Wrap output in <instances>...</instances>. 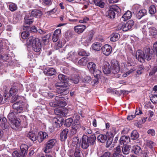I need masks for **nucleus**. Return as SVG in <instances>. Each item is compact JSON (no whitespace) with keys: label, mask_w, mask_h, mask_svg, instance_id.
Listing matches in <instances>:
<instances>
[{"label":"nucleus","mask_w":157,"mask_h":157,"mask_svg":"<svg viewBox=\"0 0 157 157\" xmlns=\"http://www.w3.org/2000/svg\"><path fill=\"white\" fill-rule=\"evenodd\" d=\"M27 46H32L33 50L36 52H39L41 48V44L40 40L37 38H34L30 36L26 40Z\"/></svg>","instance_id":"f257e3e1"},{"label":"nucleus","mask_w":157,"mask_h":157,"mask_svg":"<svg viewBox=\"0 0 157 157\" xmlns=\"http://www.w3.org/2000/svg\"><path fill=\"white\" fill-rule=\"evenodd\" d=\"M96 139V137L94 134H93L89 137L86 136H83L81 144L82 147L84 149H87L89 146L94 144Z\"/></svg>","instance_id":"f03ea898"},{"label":"nucleus","mask_w":157,"mask_h":157,"mask_svg":"<svg viewBox=\"0 0 157 157\" xmlns=\"http://www.w3.org/2000/svg\"><path fill=\"white\" fill-rule=\"evenodd\" d=\"M57 93L63 95H66L69 93L67 85L64 83H57L55 85Z\"/></svg>","instance_id":"7ed1b4c3"},{"label":"nucleus","mask_w":157,"mask_h":157,"mask_svg":"<svg viewBox=\"0 0 157 157\" xmlns=\"http://www.w3.org/2000/svg\"><path fill=\"white\" fill-rule=\"evenodd\" d=\"M120 11V9L117 6H111L109 7L106 13V17L110 19H113L115 17L116 12L119 13Z\"/></svg>","instance_id":"20e7f679"},{"label":"nucleus","mask_w":157,"mask_h":157,"mask_svg":"<svg viewBox=\"0 0 157 157\" xmlns=\"http://www.w3.org/2000/svg\"><path fill=\"white\" fill-rule=\"evenodd\" d=\"M56 142V140L55 139H52L48 140L46 144L45 147L44 148V151L46 153H48L51 149L55 144Z\"/></svg>","instance_id":"39448f33"},{"label":"nucleus","mask_w":157,"mask_h":157,"mask_svg":"<svg viewBox=\"0 0 157 157\" xmlns=\"http://www.w3.org/2000/svg\"><path fill=\"white\" fill-rule=\"evenodd\" d=\"M111 66L112 68V72L113 73L116 74L119 72L120 67L118 61L115 59H112L111 61Z\"/></svg>","instance_id":"423d86ee"},{"label":"nucleus","mask_w":157,"mask_h":157,"mask_svg":"<svg viewBox=\"0 0 157 157\" xmlns=\"http://www.w3.org/2000/svg\"><path fill=\"white\" fill-rule=\"evenodd\" d=\"M81 127V124L80 122H73L70 130L71 133L74 135L78 132Z\"/></svg>","instance_id":"0eeeda50"},{"label":"nucleus","mask_w":157,"mask_h":157,"mask_svg":"<svg viewBox=\"0 0 157 157\" xmlns=\"http://www.w3.org/2000/svg\"><path fill=\"white\" fill-rule=\"evenodd\" d=\"M134 21L132 20H129L125 24L122 26V27L121 28V26L120 27V29L121 28L124 31H127L131 29L134 25ZM120 30V29H118Z\"/></svg>","instance_id":"6e6552de"},{"label":"nucleus","mask_w":157,"mask_h":157,"mask_svg":"<svg viewBox=\"0 0 157 157\" xmlns=\"http://www.w3.org/2000/svg\"><path fill=\"white\" fill-rule=\"evenodd\" d=\"M144 59L149 60L153 56V54L152 51L148 47H146L144 48Z\"/></svg>","instance_id":"1a4fd4ad"},{"label":"nucleus","mask_w":157,"mask_h":157,"mask_svg":"<svg viewBox=\"0 0 157 157\" xmlns=\"http://www.w3.org/2000/svg\"><path fill=\"white\" fill-rule=\"evenodd\" d=\"M136 59L140 62H144V52L140 50H137L136 55Z\"/></svg>","instance_id":"9d476101"},{"label":"nucleus","mask_w":157,"mask_h":157,"mask_svg":"<svg viewBox=\"0 0 157 157\" xmlns=\"http://www.w3.org/2000/svg\"><path fill=\"white\" fill-rule=\"evenodd\" d=\"M63 122L62 118H54L52 120V125L54 128H59L63 124Z\"/></svg>","instance_id":"9b49d317"},{"label":"nucleus","mask_w":157,"mask_h":157,"mask_svg":"<svg viewBox=\"0 0 157 157\" xmlns=\"http://www.w3.org/2000/svg\"><path fill=\"white\" fill-rule=\"evenodd\" d=\"M67 57L75 63L78 61V55L75 52L71 51L68 53Z\"/></svg>","instance_id":"f8f14e48"},{"label":"nucleus","mask_w":157,"mask_h":157,"mask_svg":"<svg viewBox=\"0 0 157 157\" xmlns=\"http://www.w3.org/2000/svg\"><path fill=\"white\" fill-rule=\"evenodd\" d=\"M55 99L58 106L63 107L66 105V103L64 101L63 97H62L61 95L56 96Z\"/></svg>","instance_id":"ddd939ff"},{"label":"nucleus","mask_w":157,"mask_h":157,"mask_svg":"<svg viewBox=\"0 0 157 157\" xmlns=\"http://www.w3.org/2000/svg\"><path fill=\"white\" fill-rule=\"evenodd\" d=\"M102 52L106 56L109 55L111 52L112 47L108 44H105L101 48Z\"/></svg>","instance_id":"4468645a"},{"label":"nucleus","mask_w":157,"mask_h":157,"mask_svg":"<svg viewBox=\"0 0 157 157\" xmlns=\"http://www.w3.org/2000/svg\"><path fill=\"white\" fill-rule=\"evenodd\" d=\"M19 104V102H17L14 103L12 106L14 110V112L16 113H21L23 111V108Z\"/></svg>","instance_id":"2eb2a0df"},{"label":"nucleus","mask_w":157,"mask_h":157,"mask_svg":"<svg viewBox=\"0 0 157 157\" xmlns=\"http://www.w3.org/2000/svg\"><path fill=\"white\" fill-rule=\"evenodd\" d=\"M56 71L53 68H49L47 67L45 68L44 71V73L47 76H51L55 74Z\"/></svg>","instance_id":"dca6fc26"},{"label":"nucleus","mask_w":157,"mask_h":157,"mask_svg":"<svg viewBox=\"0 0 157 157\" xmlns=\"http://www.w3.org/2000/svg\"><path fill=\"white\" fill-rule=\"evenodd\" d=\"M48 137V135L46 132H40L38 133L37 136L38 140L39 142L41 143L44 139L47 138Z\"/></svg>","instance_id":"f3484780"},{"label":"nucleus","mask_w":157,"mask_h":157,"mask_svg":"<svg viewBox=\"0 0 157 157\" xmlns=\"http://www.w3.org/2000/svg\"><path fill=\"white\" fill-rule=\"evenodd\" d=\"M61 33V30L58 29L56 30L52 36V40L54 42H56L58 40Z\"/></svg>","instance_id":"a211bd4d"},{"label":"nucleus","mask_w":157,"mask_h":157,"mask_svg":"<svg viewBox=\"0 0 157 157\" xmlns=\"http://www.w3.org/2000/svg\"><path fill=\"white\" fill-rule=\"evenodd\" d=\"M132 151L133 153L138 155H141L143 151L141 147L137 145L133 146Z\"/></svg>","instance_id":"6ab92c4d"},{"label":"nucleus","mask_w":157,"mask_h":157,"mask_svg":"<svg viewBox=\"0 0 157 157\" xmlns=\"http://www.w3.org/2000/svg\"><path fill=\"white\" fill-rule=\"evenodd\" d=\"M29 15L33 18L34 17H40L42 16V13L40 11L38 10H34L29 13Z\"/></svg>","instance_id":"aec40b11"},{"label":"nucleus","mask_w":157,"mask_h":157,"mask_svg":"<svg viewBox=\"0 0 157 157\" xmlns=\"http://www.w3.org/2000/svg\"><path fill=\"white\" fill-rule=\"evenodd\" d=\"M111 67L109 63L105 62L103 67L102 69L104 73L105 74H109L111 72Z\"/></svg>","instance_id":"412c9836"},{"label":"nucleus","mask_w":157,"mask_h":157,"mask_svg":"<svg viewBox=\"0 0 157 157\" xmlns=\"http://www.w3.org/2000/svg\"><path fill=\"white\" fill-rule=\"evenodd\" d=\"M86 28L85 25H78L75 27L74 29L76 33H80L83 32Z\"/></svg>","instance_id":"4be33fe9"},{"label":"nucleus","mask_w":157,"mask_h":157,"mask_svg":"<svg viewBox=\"0 0 157 157\" xmlns=\"http://www.w3.org/2000/svg\"><path fill=\"white\" fill-rule=\"evenodd\" d=\"M115 151L113 154L114 157H124L121 154V149L119 146L114 149Z\"/></svg>","instance_id":"5701e85b"},{"label":"nucleus","mask_w":157,"mask_h":157,"mask_svg":"<svg viewBox=\"0 0 157 157\" xmlns=\"http://www.w3.org/2000/svg\"><path fill=\"white\" fill-rule=\"evenodd\" d=\"M93 37V36L91 35L87 36L86 39L82 38V44L86 46H88L89 44L92 40Z\"/></svg>","instance_id":"b1692460"},{"label":"nucleus","mask_w":157,"mask_h":157,"mask_svg":"<svg viewBox=\"0 0 157 157\" xmlns=\"http://www.w3.org/2000/svg\"><path fill=\"white\" fill-rule=\"evenodd\" d=\"M130 138L129 136H122L120 139V143L121 144L125 145L130 142Z\"/></svg>","instance_id":"393cba45"},{"label":"nucleus","mask_w":157,"mask_h":157,"mask_svg":"<svg viewBox=\"0 0 157 157\" xmlns=\"http://www.w3.org/2000/svg\"><path fill=\"white\" fill-rule=\"evenodd\" d=\"M88 61L87 58L83 57L80 59L79 61H77L75 64L81 66H85L86 65Z\"/></svg>","instance_id":"a878e982"},{"label":"nucleus","mask_w":157,"mask_h":157,"mask_svg":"<svg viewBox=\"0 0 157 157\" xmlns=\"http://www.w3.org/2000/svg\"><path fill=\"white\" fill-rule=\"evenodd\" d=\"M68 132V129L67 128H65L63 130L61 133L60 139L61 141H64L67 138V134Z\"/></svg>","instance_id":"bb28decb"},{"label":"nucleus","mask_w":157,"mask_h":157,"mask_svg":"<svg viewBox=\"0 0 157 157\" xmlns=\"http://www.w3.org/2000/svg\"><path fill=\"white\" fill-rule=\"evenodd\" d=\"M10 123L11 126L13 128L18 127L20 125V121L17 118L10 121Z\"/></svg>","instance_id":"cd10ccee"},{"label":"nucleus","mask_w":157,"mask_h":157,"mask_svg":"<svg viewBox=\"0 0 157 157\" xmlns=\"http://www.w3.org/2000/svg\"><path fill=\"white\" fill-rule=\"evenodd\" d=\"M131 16V12L129 11H128L122 16L121 18V20L123 21H125L128 19H130Z\"/></svg>","instance_id":"c85d7f7f"},{"label":"nucleus","mask_w":157,"mask_h":157,"mask_svg":"<svg viewBox=\"0 0 157 157\" xmlns=\"http://www.w3.org/2000/svg\"><path fill=\"white\" fill-rule=\"evenodd\" d=\"M87 68L89 71L92 73L96 69V65L93 62H90L88 63L87 64Z\"/></svg>","instance_id":"c756f323"},{"label":"nucleus","mask_w":157,"mask_h":157,"mask_svg":"<svg viewBox=\"0 0 157 157\" xmlns=\"http://www.w3.org/2000/svg\"><path fill=\"white\" fill-rule=\"evenodd\" d=\"M147 13V10L145 9H143L140 10L137 13L136 15V17L138 19H140L144 16L146 15Z\"/></svg>","instance_id":"7c9ffc66"},{"label":"nucleus","mask_w":157,"mask_h":157,"mask_svg":"<svg viewBox=\"0 0 157 157\" xmlns=\"http://www.w3.org/2000/svg\"><path fill=\"white\" fill-rule=\"evenodd\" d=\"M1 120H2V121L1 126L3 129H5L8 127L6 119L5 117H3L2 118L1 117H0V122L1 121Z\"/></svg>","instance_id":"2f4dec72"},{"label":"nucleus","mask_w":157,"mask_h":157,"mask_svg":"<svg viewBox=\"0 0 157 157\" xmlns=\"http://www.w3.org/2000/svg\"><path fill=\"white\" fill-rule=\"evenodd\" d=\"M28 146L25 144H22L20 146V149L21 153L25 156L27 154Z\"/></svg>","instance_id":"473e14b6"},{"label":"nucleus","mask_w":157,"mask_h":157,"mask_svg":"<svg viewBox=\"0 0 157 157\" xmlns=\"http://www.w3.org/2000/svg\"><path fill=\"white\" fill-rule=\"evenodd\" d=\"M27 136L31 140L33 141H34L36 140V135L34 132H32L30 131L27 135Z\"/></svg>","instance_id":"72a5a7b5"},{"label":"nucleus","mask_w":157,"mask_h":157,"mask_svg":"<svg viewBox=\"0 0 157 157\" xmlns=\"http://www.w3.org/2000/svg\"><path fill=\"white\" fill-rule=\"evenodd\" d=\"M131 147V146L128 145L123 146L122 149L123 153L124 155L128 154L129 153Z\"/></svg>","instance_id":"f704fd0d"},{"label":"nucleus","mask_w":157,"mask_h":157,"mask_svg":"<svg viewBox=\"0 0 157 157\" xmlns=\"http://www.w3.org/2000/svg\"><path fill=\"white\" fill-rule=\"evenodd\" d=\"M33 18L29 15H28V16L26 15L24 18L25 23L29 25L31 24L33 22Z\"/></svg>","instance_id":"c9c22d12"},{"label":"nucleus","mask_w":157,"mask_h":157,"mask_svg":"<svg viewBox=\"0 0 157 157\" xmlns=\"http://www.w3.org/2000/svg\"><path fill=\"white\" fill-rule=\"evenodd\" d=\"M120 35L118 33H114L111 35L110 40L113 42H115L119 38Z\"/></svg>","instance_id":"e433bc0d"},{"label":"nucleus","mask_w":157,"mask_h":157,"mask_svg":"<svg viewBox=\"0 0 157 157\" xmlns=\"http://www.w3.org/2000/svg\"><path fill=\"white\" fill-rule=\"evenodd\" d=\"M105 0H95L94 4L96 6L103 8L105 6Z\"/></svg>","instance_id":"4c0bfd02"},{"label":"nucleus","mask_w":157,"mask_h":157,"mask_svg":"<svg viewBox=\"0 0 157 157\" xmlns=\"http://www.w3.org/2000/svg\"><path fill=\"white\" fill-rule=\"evenodd\" d=\"M102 45L98 42L94 43L92 45L93 49L95 51H99L101 49Z\"/></svg>","instance_id":"58836bf2"},{"label":"nucleus","mask_w":157,"mask_h":157,"mask_svg":"<svg viewBox=\"0 0 157 157\" xmlns=\"http://www.w3.org/2000/svg\"><path fill=\"white\" fill-rule=\"evenodd\" d=\"M58 78L62 82V83H65L67 81V78L64 75L60 74L58 76Z\"/></svg>","instance_id":"ea45409f"},{"label":"nucleus","mask_w":157,"mask_h":157,"mask_svg":"<svg viewBox=\"0 0 157 157\" xmlns=\"http://www.w3.org/2000/svg\"><path fill=\"white\" fill-rule=\"evenodd\" d=\"M18 91V88L15 86L12 87L10 90L9 94L10 95L12 96L16 94Z\"/></svg>","instance_id":"a19ab883"},{"label":"nucleus","mask_w":157,"mask_h":157,"mask_svg":"<svg viewBox=\"0 0 157 157\" xmlns=\"http://www.w3.org/2000/svg\"><path fill=\"white\" fill-rule=\"evenodd\" d=\"M149 35L154 36L157 34V32L156 28L154 27H151L148 28Z\"/></svg>","instance_id":"79ce46f5"},{"label":"nucleus","mask_w":157,"mask_h":157,"mask_svg":"<svg viewBox=\"0 0 157 157\" xmlns=\"http://www.w3.org/2000/svg\"><path fill=\"white\" fill-rule=\"evenodd\" d=\"M98 140L101 143L105 142L107 139V137L105 135L100 134L97 137Z\"/></svg>","instance_id":"37998d69"},{"label":"nucleus","mask_w":157,"mask_h":157,"mask_svg":"<svg viewBox=\"0 0 157 157\" xmlns=\"http://www.w3.org/2000/svg\"><path fill=\"white\" fill-rule=\"evenodd\" d=\"M149 11L150 14H154L156 11L155 6L154 5L151 6L149 8Z\"/></svg>","instance_id":"c03bdc74"},{"label":"nucleus","mask_w":157,"mask_h":157,"mask_svg":"<svg viewBox=\"0 0 157 157\" xmlns=\"http://www.w3.org/2000/svg\"><path fill=\"white\" fill-rule=\"evenodd\" d=\"M139 137L138 133L136 130H134L131 133V138L133 140H136Z\"/></svg>","instance_id":"a18cd8bd"},{"label":"nucleus","mask_w":157,"mask_h":157,"mask_svg":"<svg viewBox=\"0 0 157 157\" xmlns=\"http://www.w3.org/2000/svg\"><path fill=\"white\" fill-rule=\"evenodd\" d=\"M14 111L11 112L9 113L8 116V118L9 121V122L12 121L13 119L16 118L15 117V114L14 113Z\"/></svg>","instance_id":"49530a36"},{"label":"nucleus","mask_w":157,"mask_h":157,"mask_svg":"<svg viewBox=\"0 0 157 157\" xmlns=\"http://www.w3.org/2000/svg\"><path fill=\"white\" fill-rule=\"evenodd\" d=\"M91 73H93L94 77L95 78H98L100 77L101 72L100 71L97 70L96 71L94 70V71L92 72Z\"/></svg>","instance_id":"de8ad7c7"},{"label":"nucleus","mask_w":157,"mask_h":157,"mask_svg":"<svg viewBox=\"0 0 157 157\" xmlns=\"http://www.w3.org/2000/svg\"><path fill=\"white\" fill-rule=\"evenodd\" d=\"M9 10L11 11H14L17 9V6L16 4L12 3L9 5Z\"/></svg>","instance_id":"09e8293b"},{"label":"nucleus","mask_w":157,"mask_h":157,"mask_svg":"<svg viewBox=\"0 0 157 157\" xmlns=\"http://www.w3.org/2000/svg\"><path fill=\"white\" fill-rule=\"evenodd\" d=\"M24 156L25 155H23V154L22 155L20 152L17 151H15L13 153V157H24Z\"/></svg>","instance_id":"8fccbe9b"},{"label":"nucleus","mask_w":157,"mask_h":157,"mask_svg":"<svg viewBox=\"0 0 157 157\" xmlns=\"http://www.w3.org/2000/svg\"><path fill=\"white\" fill-rule=\"evenodd\" d=\"M78 55L79 56H89L90 54L86 52L85 50H82L78 52Z\"/></svg>","instance_id":"3c124183"},{"label":"nucleus","mask_w":157,"mask_h":157,"mask_svg":"<svg viewBox=\"0 0 157 157\" xmlns=\"http://www.w3.org/2000/svg\"><path fill=\"white\" fill-rule=\"evenodd\" d=\"M21 36L22 39H26L29 37V34L28 32H23L21 33Z\"/></svg>","instance_id":"603ef678"},{"label":"nucleus","mask_w":157,"mask_h":157,"mask_svg":"<svg viewBox=\"0 0 157 157\" xmlns=\"http://www.w3.org/2000/svg\"><path fill=\"white\" fill-rule=\"evenodd\" d=\"M74 154L75 157H80L82 152L79 149L76 148L75 149Z\"/></svg>","instance_id":"864d4df0"},{"label":"nucleus","mask_w":157,"mask_h":157,"mask_svg":"<svg viewBox=\"0 0 157 157\" xmlns=\"http://www.w3.org/2000/svg\"><path fill=\"white\" fill-rule=\"evenodd\" d=\"M73 122V119L71 118H69L65 120V123L67 126H70Z\"/></svg>","instance_id":"5fc2aeb1"},{"label":"nucleus","mask_w":157,"mask_h":157,"mask_svg":"<svg viewBox=\"0 0 157 157\" xmlns=\"http://www.w3.org/2000/svg\"><path fill=\"white\" fill-rule=\"evenodd\" d=\"M150 100L153 104L157 103V95H155L151 98Z\"/></svg>","instance_id":"6e6d98bb"},{"label":"nucleus","mask_w":157,"mask_h":157,"mask_svg":"<svg viewBox=\"0 0 157 157\" xmlns=\"http://www.w3.org/2000/svg\"><path fill=\"white\" fill-rule=\"evenodd\" d=\"M129 130L130 128L129 127H125L122 131L121 133L123 134H127L129 132Z\"/></svg>","instance_id":"4d7b16f0"},{"label":"nucleus","mask_w":157,"mask_h":157,"mask_svg":"<svg viewBox=\"0 0 157 157\" xmlns=\"http://www.w3.org/2000/svg\"><path fill=\"white\" fill-rule=\"evenodd\" d=\"M157 71V65L155 66L149 73V76H151L154 74Z\"/></svg>","instance_id":"13d9d810"},{"label":"nucleus","mask_w":157,"mask_h":157,"mask_svg":"<svg viewBox=\"0 0 157 157\" xmlns=\"http://www.w3.org/2000/svg\"><path fill=\"white\" fill-rule=\"evenodd\" d=\"M50 35L49 34L46 35L42 38V40L45 42H48Z\"/></svg>","instance_id":"bf43d9fd"},{"label":"nucleus","mask_w":157,"mask_h":157,"mask_svg":"<svg viewBox=\"0 0 157 157\" xmlns=\"http://www.w3.org/2000/svg\"><path fill=\"white\" fill-rule=\"evenodd\" d=\"M91 78L90 77L87 76L85 78H83L82 81L86 83H89L91 80Z\"/></svg>","instance_id":"052dcab7"},{"label":"nucleus","mask_w":157,"mask_h":157,"mask_svg":"<svg viewBox=\"0 0 157 157\" xmlns=\"http://www.w3.org/2000/svg\"><path fill=\"white\" fill-rule=\"evenodd\" d=\"M149 151L147 149L144 150L142 151L141 155H142V157H148V154Z\"/></svg>","instance_id":"680f3d73"},{"label":"nucleus","mask_w":157,"mask_h":157,"mask_svg":"<svg viewBox=\"0 0 157 157\" xmlns=\"http://www.w3.org/2000/svg\"><path fill=\"white\" fill-rule=\"evenodd\" d=\"M113 140V139L112 138H109L108 139L106 144V147H108L110 146V145L112 143Z\"/></svg>","instance_id":"e2e57ef3"},{"label":"nucleus","mask_w":157,"mask_h":157,"mask_svg":"<svg viewBox=\"0 0 157 157\" xmlns=\"http://www.w3.org/2000/svg\"><path fill=\"white\" fill-rule=\"evenodd\" d=\"M135 68H131L129 71H128L125 74L123 75L124 77H126L129 75H130L131 73L133 71H134L135 70Z\"/></svg>","instance_id":"0e129e2a"},{"label":"nucleus","mask_w":157,"mask_h":157,"mask_svg":"<svg viewBox=\"0 0 157 157\" xmlns=\"http://www.w3.org/2000/svg\"><path fill=\"white\" fill-rule=\"evenodd\" d=\"M127 63L128 66H133L134 64L132 59L130 58H128Z\"/></svg>","instance_id":"69168bd1"},{"label":"nucleus","mask_w":157,"mask_h":157,"mask_svg":"<svg viewBox=\"0 0 157 157\" xmlns=\"http://www.w3.org/2000/svg\"><path fill=\"white\" fill-rule=\"evenodd\" d=\"M147 145L148 147L151 149L153 148L154 146V143L151 141H149L147 142Z\"/></svg>","instance_id":"338daca9"},{"label":"nucleus","mask_w":157,"mask_h":157,"mask_svg":"<svg viewBox=\"0 0 157 157\" xmlns=\"http://www.w3.org/2000/svg\"><path fill=\"white\" fill-rule=\"evenodd\" d=\"M111 154L109 152H106L100 157H110Z\"/></svg>","instance_id":"774afa93"}]
</instances>
